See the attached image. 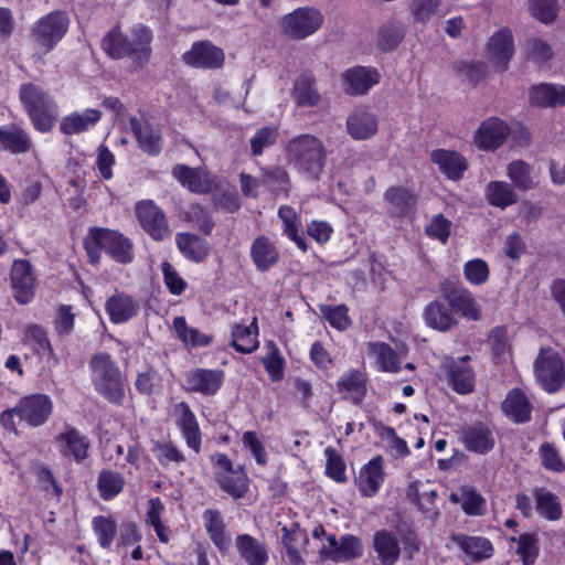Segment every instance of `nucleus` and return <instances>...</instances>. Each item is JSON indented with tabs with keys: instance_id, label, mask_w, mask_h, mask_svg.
<instances>
[{
	"instance_id": "f8f14e48",
	"label": "nucleus",
	"mask_w": 565,
	"mask_h": 565,
	"mask_svg": "<svg viewBox=\"0 0 565 565\" xmlns=\"http://www.w3.org/2000/svg\"><path fill=\"white\" fill-rule=\"evenodd\" d=\"M182 61L191 67L215 70L224 65L225 54L210 41H200L182 55Z\"/></svg>"
},
{
	"instance_id": "6e6552de",
	"label": "nucleus",
	"mask_w": 565,
	"mask_h": 565,
	"mask_svg": "<svg viewBox=\"0 0 565 565\" xmlns=\"http://www.w3.org/2000/svg\"><path fill=\"white\" fill-rule=\"evenodd\" d=\"M539 384L548 393H555L565 385V362L551 349L541 350L534 363Z\"/></svg>"
},
{
	"instance_id": "c03bdc74",
	"label": "nucleus",
	"mask_w": 565,
	"mask_h": 565,
	"mask_svg": "<svg viewBox=\"0 0 565 565\" xmlns=\"http://www.w3.org/2000/svg\"><path fill=\"white\" fill-rule=\"evenodd\" d=\"M507 175L512 184L520 191L535 189L537 182L532 175V167L524 160H513L507 167Z\"/></svg>"
},
{
	"instance_id": "69168bd1",
	"label": "nucleus",
	"mask_w": 565,
	"mask_h": 565,
	"mask_svg": "<svg viewBox=\"0 0 565 565\" xmlns=\"http://www.w3.org/2000/svg\"><path fill=\"white\" fill-rule=\"evenodd\" d=\"M463 275L470 284L483 285L490 275L489 266L483 259H471L465 264Z\"/></svg>"
},
{
	"instance_id": "c756f323",
	"label": "nucleus",
	"mask_w": 565,
	"mask_h": 565,
	"mask_svg": "<svg viewBox=\"0 0 565 565\" xmlns=\"http://www.w3.org/2000/svg\"><path fill=\"white\" fill-rule=\"evenodd\" d=\"M171 173L184 188L193 193L204 194L212 189L211 180L200 169L177 164L172 168Z\"/></svg>"
},
{
	"instance_id": "bb28decb",
	"label": "nucleus",
	"mask_w": 565,
	"mask_h": 565,
	"mask_svg": "<svg viewBox=\"0 0 565 565\" xmlns=\"http://www.w3.org/2000/svg\"><path fill=\"white\" fill-rule=\"evenodd\" d=\"M235 547L239 557L247 565H266L268 563L269 556L266 544L249 534L237 535Z\"/></svg>"
},
{
	"instance_id": "39448f33",
	"label": "nucleus",
	"mask_w": 565,
	"mask_h": 565,
	"mask_svg": "<svg viewBox=\"0 0 565 565\" xmlns=\"http://www.w3.org/2000/svg\"><path fill=\"white\" fill-rule=\"evenodd\" d=\"M92 377L96 390L110 403L121 404L125 397V381L108 353H98L90 360Z\"/></svg>"
},
{
	"instance_id": "aec40b11",
	"label": "nucleus",
	"mask_w": 565,
	"mask_h": 565,
	"mask_svg": "<svg viewBox=\"0 0 565 565\" xmlns=\"http://www.w3.org/2000/svg\"><path fill=\"white\" fill-rule=\"evenodd\" d=\"M223 380L224 373L221 370L196 369L186 374V390L203 395H214Z\"/></svg>"
},
{
	"instance_id": "4c0bfd02",
	"label": "nucleus",
	"mask_w": 565,
	"mask_h": 565,
	"mask_svg": "<svg viewBox=\"0 0 565 565\" xmlns=\"http://www.w3.org/2000/svg\"><path fill=\"white\" fill-rule=\"evenodd\" d=\"M175 243L181 254L195 263L203 262L210 254L207 242L192 233H178Z\"/></svg>"
},
{
	"instance_id": "f3484780",
	"label": "nucleus",
	"mask_w": 565,
	"mask_h": 565,
	"mask_svg": "<svg viewBox=\"0 0 565 565\" xmlns=\"http://www.w3.org/2000/svg\"><path fill=\"white\" fill-rule=\"evenodd\" d=\"M489 58L493 65L504 72L514 54L513 35L510 29L495 32L488 42Z\"/></svg>"
},
{
	"instance_id": "bf43d9fd",
	"label": "nucleus",
	"mask_w": 565,
	"mask_h": 565,
	"mask_svg": "<svg viewBox=\"0 0 565 565\" xmlns=\"http://www.w3.org/2000/svg\"><path fill=\"white\" fill-rule=\"evenodd\" d=\"M124 478L115 471L103 470L98 477V489L103 499L108 500L121 492Z\"/></svg>"
},
{
	"instance_id": "f704fd0d",
	"label": "nucleus",
	"mask_w": 565,
	"mask_h": 565,
	"mask_svg": "<svg viewBox=\"0 0 565 565\" xmlns=\"http://www.w3.org/2000/svg\"><path fill=\"white\" fill-rule=\"evenodd\" d=\"M102 118L98 109L88 108L83 113L74 111L65 116L60 124V131L66 136L84 132L94 127Z\"/></svg>"
},
{
	"instance_id": "cd10ccee",
	"label": "nucleus",
	"mask_w": 565,
	"mask_h": 565,
	"mask_svg": "<svg viewBox=\"0 0 565 565\" xmlns=\"http://www.w3.org/2000/svg\"><path fill=\"white\" fill-rule=\"evenodd\" d=\"M250 258L257 270L266 273L278 263L279 252L269 237L262 235L252 243Z\"/></svg>"
},
{
	"instance_id": "c85d7f7f",
	"label": "nucleus",
	"mask_w": 565,
	"mask_h": 565,
	"mask_svg": "<svg viewBox=\"0 0 565 565\" xmlns=\"http://www.w3.org/2000/svg\"><path fill=\"white\" fill-rule=\"evenodd\" d=\"M430 159L447 175L448 179L458 181L468 168L467 160L457 151L437 149L430 153Z\"/></svg>"
},
{
	"instance_id": "ddd939ff",
	"label": "nucleus",
	"mask_w": 565,
	"mask_h": 565,
	"mask_svg": "<svg viewBox=\"0 0 565 565\" xmlns=\"http://www.w3.org/2000/svg\"><path fill=\"white\" fill-rule=\"evenodd\" d=\"M130 128L139 149L149 156H158L162 151L161 130L153 127L146 118H130Z\"/></svg>"
},
{
	"instance_id": "423d86ee",
	"label": "nucleus",
	"mask_w": 565,
	"mask_h": 565,
	"mask_svg": "<svg viewBox=\"0 0 565 565\" xmlns=\"http://www.w3.org/2000/svg\"><path fill=\"white\" fill-rule=\"evenodd\" d=\"M324 23L320 9L306 6L285 14L278 21L280 33L290 41H302L318 32Z\"/></svg>"
},
{
	"instance_id": "a211bd4d",
	"label": "nucleus",
	"mask_w": 565,
	"mask_h": 565,
	"mask_svg": "<svg viewBox=\"0 0 565 565\" xmlns=\"http://www.w3.org/2000/svg\"><path fill=\"white\" fill-rule=\"evenodd\" d=\"M509 132L503 120L492 117L480 125L475 135V143L480 149L494 150L505 141Z\"/></svg>"
},
{
	"instance_id": "774afa93",
	"label": "nucleus",
	"mask_w": 565,
	"mask_h": 565,
	"mask_svg": "<svg viewBox=\"0 0 565 565\" xmlns=\"http://www.w3.org/2000/svg\"><path fill=\"white\" fill-rule=\"evenodd\" d=\"M526 54L530 60H533L537 64L545 63L553 56V52L548 43L536 38L527 40Z\"/></svg>"
},
{
	"instance_id": "dca6fc26",
	"label": "nucleus",
	"mask_w": 565,
	"mask_h": 565,
	"mask_svg": "<svg viewBox=\"0 0 565 565\" xmlns=\"http://www.w3.org/2000/svg\"><path fill=\"white\" fill-rule=\"evenodd\" d=\"M52 407V402L46 395H30L20 401L18 416L31 426H40L47 420Z\"/></svg>"
},
{
	"instance_id": "603ef678",
	"label": "nucleus",
	"mask_w": 565,
	"mask_h": 565,
	"mask_svg": "<svg viewBox=\"0 0 565 565\" xmlns=\"http://www.w3.org/2000/svg\"><path fill=\"white\" fill-rule=\"evenodd\" d=\"M460 504L462 511L472 516H481L487 512L486 499L472 487L460 489Z\"/></svg>"
},
{
	"instance_id": "5fc2aeb1",
	"label": "nucleus",
	"mask_w": 565,
	"mask_h": 565,
	"mask_svg": "<svg viewBox=\"0 0 565 565\" xmlns=\"http://www.w3.org/2000/svg\"><path fill=\"white\" fill-rule=\"evenodd\" d=\"M452 70L462 81L477 85L487 74V65L482 62L457 61Z\"/></svg>"
},
{
	"instance_id": "b1692460",
	"label": "nucleus",
	"mask_w": 565,
	"mask_h": 565,
	"mask_svg": "<svg viewBox=\"0 0 565 565\" xmlns=\"http://www.w3.org/2000/svg\"><path fill=\"white\" fill-rule=\"evenodd\" d=\"M32 148V139L21 126L10 124L0 127V151L20 154L29 152Z\"/></svg>"
},
{
	"instance_id": "13d9d810",
	"label": "nucleus",
	"mask_w": 565,
	"mask_h": 565,
	"mask_svg": "<svg viewBox=\"0 0 565 565\" xmlns=\"http://www.w3.org/2000/svg\"><path fill=\"white\" fill-rule=\"evenodd\" d=\"M405 36V30L401 24H386L380 28L377 33L379 47L384 52L393 51Z\"/></svg>"
},
{
	"instance_id": "de8ad7c7",
	"label": "nucleus",
	"mask_w": 565,
	"mask_h": 565,
	"mask_svg": "<svg viewBox=\"0 0 565 565\" xmlns=\"http://www.w3.org/2000/svg\"><path fill=\"white\" fill-rule=\"evenodd\" d=\"M278 216L282 222L284 233L295 242L302 252H307L308 245L305 238L299 235L300 222L297 212L289 205H281L278 210Z\"/></svg>"
},
{
	"instance_id": "393cba45",
	"label": "nucleus",
	"mask_w": 565,
	"mask_h": 565,
	"mask_svg": "<svg viewBox=\"0 0 565 565\" xmlns=\"http://www.w3.org/2000/svg\"><path fill=\"white\" fill-rule=\"evenodd\" d=\"M174 416L177 425L181 429L186 445L192 448L196 454L201 449V434L196 423L195 416L185 402H180L174 405Z\"/></svg>"
},
{
	"instance_id": "680f3d73",
	"label": "nucleus",
	"mask_w": 565,
	"mask_h": 565,
	"mask_svg": "<svg viewBox=\"0 0 565 565\" xmlns=\"http://www.w3.org/2000/svg\"><path fill=\"white\" fill-rule=\"evenodd\" d=\"M441 6V0H412L411 13L415 22L426 24L434 17Z\"/></svg>"
},
{
	"instance_id": "f03ea898",
	"label": "nucleus",
	"mask_w": 565,
	"mask_h": 565,
	"mask_svg": "<svg viewBox=\"0 0 565 565\" xmlns=\"http://www.w3.org/2000/svg\"><path fill=\"white\" fill-rule=\"evenodd\" d=\"M132 36L130 41L118 28H114L103 39V49L113 58L128 56L139 66H143L151 56L152 32L145 25H137L132 29Z\"/></svg>"
},
{
	"instance_id": "6ab92c4d",
	"label": "nucleus",
	"mask_w": 565,
	"mask_h": 565,
	"mask_svg": "<svg viewBox=\"0 0 565 565\" xmlns=\"http://www.w3.org/2000/svg\"><path fill=\"white\" fill-rule=\"evenodd\" d=\"M281 543L286 550L288 563L290 565H305L302 553L306 552L309 543L307 532L302 530L299 523H292L290 527H282Z\"/></svg>"
},
{
	"instance_id": "e2e57ef3",
	"label": "nucleus",
	"mask_w": 565,
	"mask_h": 565,
	"mask_svg": "<svg viewBox=\"0 0 565 565\" xmlns=\"http://www.w3.org/2000/svg\"><path fill=\"white\" fill-rule=\"evenodd\" d=\"M518 542L516 553L520 555L524 565H533L539 556L537 539L533 534H522L519 539H513Z\"/></svg>"
},
{
	"instance_id": "4468645a",
	"label": "nucleus",
	"mask_w": 565,
	"mask_h": 565,
	"mask_svg": "<svg viewBox=\"0 0 565 565\" xmlns=\"http://www.w3.org/2000/svg\"><path fill=\"white\" fill-rule=\"evenodd\" d=\"M444 298L450 302L452 310L460 311L467 319L479 320L481 318L480 306L475 300L472 294L461 287L450 282H444L441 287Z\"/></svg>"
},
{
	"instance_id": "a878e982",
	"label": "nucleus",
	"mask_w": 565,
	"mask_h": 565,
	"mask_svg": "<svg viewBox=\"0 0 565 565\" xmlns=\"http://www.w3.org/2000/svg\"><path fill=\"white\" fill-rule=\"evenodd\" d=\"M106 312L113 323L120 324L134 318L139 310L138 301L125 294L116 291L105 303Z\"/></svg>"
},
{
	"instance_id": "6e6d98bb",
	"label": "nucleus",
	"mask_w": 565,
	"mask_h": 565,
	"mask_svg": "<svg viewBox=\"0 0 565 565\" xmlns=\"http://www.w3.org/2000/svg\"><path fill=\"white\" fill-rule=\"evenodd\" d=\"M339 544V550L337 552L333 551V554L331 555V561L333 562L358 558L363 553L361 540L354 535L348 534L341 536Z\"/></svg>"
},
{
	"instance_id": "338daca9",
	"label": "nucleus",
	"mask_w": 565,
	"mask_h": 565,
	"mask_svg": "<svg viewBox=\"0 0 565 565\" xmlns=\"http://www.w3.org/2000/svg\"><path fill=\"white\" fill-rule=\"evenodd\" d=\"M540 457L545 469L561 473L565 471V462L554 445L544 443L540 447Z\"/></svg>"
},
{
	"instance_id": "7c9ffc66",
	"label": "nucleus",
	"mask_w": 565,
	"mask_h": 565,
	"mask_svg": "<svg viewBox=\"0 0 565 565\" xmlns=\"http://www.w3.org/2000/svg\"><path fill=\"white\" fill-rule=\"evenodd\" d=\"M373 548L382 565H394L401 556L399 542L396 535L387 530H380L374 533Z\"/></svg>"
},
{
	"instance_id": "72a5a7b5",
	"label": "nucleus",
	"mask_w": 565,
	"mask_h": 565,
	"mask_svg": "<svg viewBox=\"0 0 565 565\" xmlns=\"http://www.w3.org/2000/svg\"><path fill=\"white\" fill-rule=\"evenodd\" d=\"M529 98L539 107H562L565 106V86L542 83L530 89Z\"/></svg>"
},
{
	"instance_id": "7ed1b4c3",
	"label": "nucleus",
	"mask_w": 565,
	"mask_h": 565,
	"mask_svg": "<svg viewBox=\"0 0 565 565\" xmlns=\"http://www.w3.org/2000/svg\"><path fill=\"white\" fill-rule=\"evenodd\" d=\"M19 99L35 130H52L58 118V105L49 92L34 83H24L19 88Z\"/></svg>"
},
{
	"instance_id": "9b49d317",
	"label": "nucleus",
	"mask_w": 565,
	"mask_h": 565,
	"mask_svg": "<svg viewBox=\"0 0 565 565\" xmlns=\"http://www.w3.org/2000/svg\"><path fill=\"white\" fill-rule=\"evenodd\" d=\"M11 287L14 299L22 305L29 303L34 297L35 274L26 259H15L10 270Z\"/></svg>"
},
{
	"instance_id": "0eeeda50",
	"label": "nucleus",
	"mask_w": 565,
	"mask_h": 565,
	"mask_svg": "<svg viewBox=\"0 0 565 565\" xmlns=\"http://www.w3.org/2000/svg\"><path fill=\"white\" fill-rule=\"evenodd\" d=\"M70 20L65 12L53 11L39 19L31 28L30 38L44 53H49L63 39Z\"/></svg>"
},
{
	"instance_id": "a18cd8bd",
	"label": "nucleus",
	"mask_w": 565,
	"mask_h": 565,
	"mask_svg": "<svg viewBox=\"0 0 565 565\" xmlns=\"http://www.w3.org/2000/svg\"><path fill=\"white\" fill-rule=\"evenodd\" d=\"M535 508L541 516L556 521L562 516V505L558 498L545 488H536L533 491Z\"/></svg>"
},
{
	"instance_id": "2eb2a0df",
	"label": "nucleus",
	"mask_w": 565,
	"mask_h": 565,
	"mask_svg": "<svg viewBox=\"0 0 565 565\" xmlns=\"http://www.w3.org/2000/svg\"><path fill=\"white\" fill-rule=\"evenodd\" d=\"M345 127L352 139L358 141L369 140L377 134L379 118L365 108H358L348 115Z\"/></svg>"
},
{
	"instance_id": "2f4dec72",
	"label": "nucleus",
	"mask_w": 565,
	"mask_h": 565,
	"mask_svg": "<svg viewBox=\"0 0 565 565\" xmlns=\"http://www.w3.org/2000/svg\"><path fill=\"white\" fill-rule=\"evenodd\" d=\"M451 540L473 562L490 558L493 554V545L486 537L455 534Z\"/></svg>"
},
{
	"instance_id": "5701e85b",
	"label": "nucleus",
	"mask_w": 565,
	"mask_h": 565,
	"mask_svg": "<svg viewBox=\"0 0 565 565\" xmlns=\"http://www.w3.org/2000/svg\"><path fill=\"white\" fill-rule=\"evenodd\" d=\"M385 478L383 458L377 456L370 460L359 473L356 484L363 497H373L377 493Z\"/></svg>"
},
{
	"instance_id": "e433bc0d",
	"label": "nucleus",
	"mask_w": 565,
	"mask_h": 565,
	"mask_svg": "<svg viewBox=\"0 0 565 565\" xmlns=\"http://www.w3.org/2000/svg\"><path fill=\"white\" fill-rule=\"evenodd\" d=\"M503 413L515 423H525L531 418L532 405L519 388L510 391L502 402Z\"/></svg>"
},
{
	"instance_id": "4d7b16f0",
	"label": "nucleus",
	"mask_w": 565,
	"mask_h": 565,
	"mask_svg": "<svg viewBox=\"0 0 565 565\" xmlns=\"http://www.w3.org/2000/svg\"><path fill=\"white\" fill-rule=\"evenodd\" d=\"M93 530L98 537V543L103 548H109L117 534V524L109 516L98 515L93 519Z\"/></svg>"
},
{
	"instance_id": "f257e3e1",
	"label": "nucleus",
	"mask_w": 565,
	"mask_h": 565,
	"mask_svg": "<svg viewBox=\"0 0 565 565\" xmlns=\"http://www.w3.org/2000/svg\"><path fill=\"white\" fill-rule=\"evenodd\" d=\"M286 154L289 163L311 180L319 179L326 166V147L321 139L310 134L290 139L286 146Z\"/></svg>"
},
{
	"instance_id": "1a4fd4ad",
	"label": "nucleus",
	"mask_w": 565,
	"mask_h": 565,
	"mask_svg": "<svg viewBox=\"0 0 565 565\" xmlns=\"http://www.w3.org/2000/svg\"><path fill=\"white\" fill-rule=\"evenodd\" d=\"M135 213L142 230L154 241H163L171 235L164 212L151 200L139 201Z\"/></svg>"
},
{
	"instance_id": "052dcab7",
	"label": "nucleus",
	"mask_w": 565,
	"mask_h": 565,
	"mask_svg": "<svg viewBox=\"0 0 565 565\" xmlns=\"http://www.w3.org/2000/svg\"><path fill=\"white\" fill-rule=\"evenodd\" d=\"M529 10L540 22L551 24L558 15L557 0H529Z\"/></svg>"
},
{
	"instance_id": "c9c22d12",
	"label": "nucleus",
	"mask_w": 565,
	"mask_h": 565,
	"mask_svg": "<svg viewBox=\"0 0 565 565\" xmlns=\"http://www.w3.org/2000/svg\"><path fill=\"white\" fill-rule=\"evenodd\" d=\"M203 520L210 540L221 553H225L228 550L230 539L222 513L215 509H207L203 512Z\"/></svg>"
},
{
	"instance_id": "473e14b6",
	"label": "nucleus",
	"mask_w": 565,
	"mask_h": 565,
	"mask_svg": "<svg viewBox=\"0 0 565 565\" xmlns=\"http://www.w3.org/2000/svg\"><path fill=\"white\" fill-rule=\"evenodd\" d=\"M60 450L64 457H73L77 462L87 457L89 440L75 428H68L56 437Z\"/></svg>"
},
{
	"instance_id": "49530a36",
	"label": "nucleus",
	"mask_w": 565,
	"mask_h": 565,
	"mask_svg": "<svg viewBox=\"0 0 565 565\" xmlns=\"http://www.w3.org/2000/svg\"><path fill=\"white\" fill-rule=\"evenodd\" d=\"M215 480L221 490L235 500L244 498L248 492L249 479L243 470L237 475L217 473Z\"/></svg>"
},
{
	"instance_id": "58836bf2",
	"label": "nucleus",
	"mask_w": 565,
	"mask_h": 565,
	"mask_svg": "<svg viewBox=\"0 0 565 565\" xmlns=\"http://www.w3.org/2000/svg\"><path fill=\"white\" fill-rule=\"evenodd\" d=\"M316 78L310 73H303L295 81L292 97L300 107H313L318 105L320 95L316 89Z\"/></svg>"
},
{
	"instance_id": "3c124183",
	"label": "nucleus",
	"mask_w": 565,
	"mask_h": 565,
	"mask_svg": "<svg viewBox=\"0 0 565 565\" xmlns=\"http://www.w3.org/2000/svg\"><path fill=\"white\" fill-rule=\"evenodd\" d=\"M173 329L177 337L186 345L205 347L212 340L211 337L201 333L199 329L189 327L184 317L173 319Z\"/></svg>"
},
{
	"instance_id": "ea45409f",
	"label": "nucleus",
	"mask_w": 565,
	"mask_h": 565,
	"mask_svg": "<svg viewBox=\"0 0 565 565\" xmlns=\"http://www.w3.org/2000/svg\"><path fill=\"white\" fill-rule=\"evenodd\" d=\"M484 195L490 205L502 210L515 204L519 200L513 185L505 181L489 182L486 186Z\"/></svg>"
},
{
	"instance_id": "09e8293b",
	"label": "nucleus",
	"mask_w": 565,
	"mask_h": 565,
	"mask_svg": "<svg viewBox=\"0 0 565 565\" xmlns=\"http://www.w3.org/2000/svg\"><path fill=\"white\" fill-rule=\"evenodd\" d=\"M23 341L40 356L51 358L54 354L46 331L38 324H30L25 328Z\"/></svg>"
},
{
	"instance_id": "20e7f679",
	"label": "nucleus",
	"mask_w": 565,
	"mask_h": 565,
	"mask_svg": "<svg viewBox=\"0 0 565 565\" xmlns=\"http://www.w3.org/2000/svg\"><path fill=\"white\" fill-rule=\"evenodd\" d=\"M84 247L90 264L99 263L102 250H105L113 259L121 264H128L134 259L130 239L109 228H89L84 238Z\"/></svg>"
},
{
	"instance_id": "412c9836",
	"label": "nucleus",
	"mask_w": 565,
	"mask_h": 565,
	"mask_svg": "<svg viewBox=\"0 0 565 565\" xmlns=\"http://www.w3.org/2000/svg\"><path fill=\"white\" fill-rule=\"evenodd\" d=\"M465 447L473 452L486 454L494 447L492 430L483 423H475L461 429Z\"/></svg>"
},
{
	"instance_id": "4be33fe9",
	"label": "nucleus",
	"mask_w": 565,
	"mask_h": 565,
	"mask_svg": "<svg viewBox=\"0 0 565 565\" xmlns=\"http://www.w3.org/2000/svg\"><path fill=\"white\" fill-rule=\"evenodd\" d=\"M425 323L440 332H447L457 324L450 302L440 300L430 301L424 309Z\"/></svg>"
},
{
	"instance_id": "0e129e2a",
	"label": "nucleus",
	"mask_w": 565,
	"mask_h": 565,
	"mask_svg": "<svg viewBox=\"0 0 565 565\" xmlns=\"http://www.w3.org/2000/svg\"><path fill=\"white\" fill-rule=\"evenodd\" d=\"M278 131L274 127L259 128L250 139L252 156H260L264 149L275 145Z\"/></svg>"
},
{
	"instance_id": "79ce46f5",
	"label": "nucleus",
	"mask_w": 565,
	"mask_h": 565,
	"mask_svg": "<svg viewBox=\"0 0 565 565\" xmlns=\"http://www.w3.org/2000/svg\"><path fill=\"white\" fill-rule=\"evenodd\" d=\"M390 204L388 212L394 216L406 215L416 204V196L403 186H392L384 194Z\"/></svg>"
},
{
	"instance_id": "864d4df0",
	"label": "nucleus",
	"mask_w": 565,
	"mask_h": 565,
	"mask_svg": "<svg viewBox=\"0 0 565 565\" xmlns=\"http://www.w3.org/2000/svg\"><path fill=\"white\" fill-rule=\"evenodd\" d=\"M370 353L376 356L381 369L386 372H396L399 369V359L396 352L384 342H370Z\"/></svg>"
},
{
	"instance_id": "9d476101",
	"label": "nucleus",
	"mask_w": 565,
	"mask_h": 565,
	"mask_svg": "<svg viewBox=\"0 0 565 565\" xmlns=\"http://www.w3.org/2000/svg\"><path fill=\"white\" fill-rule=\"evenodd\" d=\"M341 81L348 95L363 96L380 83L381 74L375 67L355 65L341 74Z\"/></svg>"
},
{
	"instance_id": "8fccbe9b",
	"label": "nucleus",
	"mask_w": 565,
	"mask_h": 565,
	"mask_svg": "<svg viewBox=\"0 0 565 565\" xmlns=\"http://www.w3.org/2000/svg\"><path fill=\"white\" fill-rule=\"evenodd\" d=\"M338 390L352 393V401L358 404L366 393V380L358 370H351L344 373L338 381Z\"/></svg>"
},
{
	"instance_id": "37998d69",
	"label": "nucleus",
	"mask_w": 565,
	"mask_h": 565,
	"mask_svg": "<svg viewBox=\"0 0 565 565\" xmlns=\"http://www.w3.org/2000/svg\"><path fill=\"white\" fill-rule=\"evenodd\" d=\"M256 319L249 326L236 324L232 330V345L241 353H252L258 348Z\"/></svg>"
},
{
	"instance_id": "a19ab883",
	"label": "nucleus",
	"mask_w": 565,
	"mask_h": 565,
	"mask_svg": "<svg viewBox=\"0 0 565 565\" xmlns=\"http://www.w3.org/2000/svg\"><path fill=\"white\" fill-rule=\"evenodd\" d=\"M469 360L470 356L466 355L449 366V379L452 387L460 394L470 393L475 387V374L471 367L467 365Z\"/></svg>"
}]
</instances>
